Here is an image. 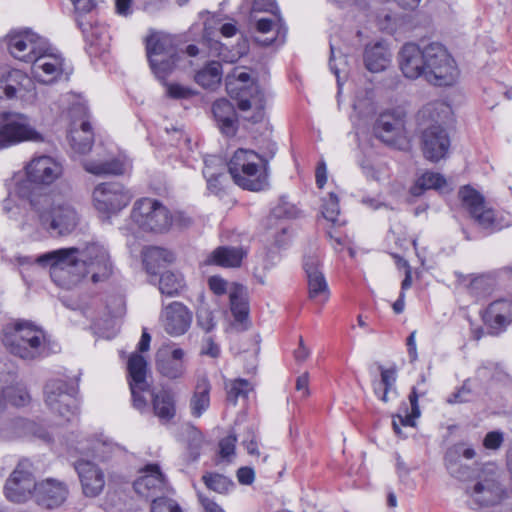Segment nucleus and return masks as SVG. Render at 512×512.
Listing matches in <instances>:
<instances>
[{"label": "nucleus", "instance_id": "obj_1", "mask_svg": "<svg viewBox=\"0 0 512 512\" xmlns=\"http://www.w3.org/2000/svg\"><path fill=\"white\" fill-rule=\"evenodd\" d=\"M24 171L26 179L18 184L17 192L29 204L28 220L37 230L51 236L72 234L80 223V214L72 200L55 189L43 191V187L62 176V164L51 156L40 155L33 157Z\"/></svg>", "mask_w": 512, "mask_h": 512}, {"label": "nucleus", "instance_id": "obj_2", "mask_svg": "<svg viewBox=\"0 0 512 512\" xmlns=\"http://www.w3.org/2000/svg\"><path fill=\"white\" fill-rule=\"evenodd\" d=\"M36 262L50 267L52 280L66 289H71L87 277L93 283L103 282L113 271L108 250L98 242L49 251L38 256Z\"/></svg>", "mask_w": 512, "mask_h": 512}, {"label": "nucleus", "instance_id": "obj_3", "mask_svg": "<svg viewBox=\"0 0 512 512\" xmlns=\"http://www.w3.org/2000/svg\"><path fill=\"white\" fill-rule=\"evenodd\" d=\"M398 62L406 78L423 77L436 86H450L458 77L454 59L440 43H430L424 48L406 43L399 52Z\"/></svg>", "mask_w": 512, "mask_h": 512}, {"label": "nucleus", "instance_id": "obj_4", "mask_svg": "<svg viewBox=\"0 0 512 512\" xmlns=\"http://www.w3.org/2000/svg\"><path fill=\"white\" fill-rule=\"evenodd\" d=\"M2 342L12 355L28 361L46 358L61 349L40 327L27 320L7 324Z\"/></svg>", "mask_w": 512, "mask_h": 512}, {"label": "nucleus", "instance_id": "obj_5", "mask_svg": "<svg viewBox=\"0 0 512 512\" xmlns=\"http://www.w3.org/2000/svg\"><path fill=\"white\" fill-rule=\"evenodd\" d=\"M449 107L443 102L425 105L418 113L422 125L431 122L421 134V150L426 160L436 163L444 159L450 148V137L439 123L448 114Z\"/></svg>", "mask_w": 512, "mask_h": 512}, {"label": "nucleus", "instance_id": "obj_6", "mask_svg": "<svg viewBox=\"0 0 512 512\" xmlns=\"http://www.w3.org/2000/svg\"><path fill=\"white\" fill-rule=\"evenodd\" d=\"M234 183L249 191L268 186L269 159L250 149L236 150L227 164Z\"/></svg>", "mask_w": 512, "mask_h": 512}, {"label": "nucleus", "instance_id": "obj_7", "mask_svg": "<svg viewBox=\"0 0 512 512\" xmlns=\"http://www.w3.org/2000/svg\"><path fill=\"white\" fill-rule=\"evenodd\" d=\"M131 218L142 230L157 233L168 231L173 222L181 227H186L191 223V219L182 213L173 217L166 206L152 198L137 200Z\"/></svg>", "mask_w": 512, "mask_h": 512}, {"label": "nucleus", "instance_id": "obj_8", "mask_svg": "<svg viewBox=\"0 0 512 512\" xmlns=\"http://www.w3.org/2000/svg\"><path fill=\"white\" fill-rule=\"evenodd\" d=\"M43 138L31 125L29 118L22 113L2 114L0 122V150L25 141L40 142Z\"/></svg>", "mask_w": 512, "mask_h": 512}, {"label": "nucleus", "instance_id": "obj_9", "mask_svg": "<svg viewBox=\"0 0 512 512\" xmlns=\"http://www.w3.org/2000/svg\"><path fill=\"white\" fill-rule=\"evenodd\" d=\"M459 197L463 207L481 228L494 232L507 225L493 209L486 206L484 197L475 189L469 186L462 187Z\"/></svg>", "mask_w": 512, "mask_h": 512}, {"label": "nucleus", "instance_id": "obj_10", "mask_svg": "<svg viewBox=\"0 0 512 512\" xmlns=\"http://www.w3.org/2000/svg\"><path fill=\"white\" fill-rule=\"evenodd\" d=\"M406 115L400 109H389L379 114L373 126V133L383 143L400 148L406 139Z\"/></svg>", "mask_w": 512, "mask_h": 512}, {"label": "nucleus", "instance_id": "obj_11", "mask_svg": "<svg viewBox=\"0 0 512 512\" xmlns=\"http://www.w3.org/2000/svg\"><path fill=\"white\" fill-rule=\"evenodd\" d=\"M33 76L41 83L51 84L64 77L68 79L70 71L65 65V59L48 43L44 51L38 54L31 63Z\"/></svg>", "mask_w": 512, "mask_h": 512}, {"label": "nucleus", "instance_id": "obj_12", "mask_svg": "<svg viewBox=\"0 0 512 512\" xmlns=\"http://www.w3.org/2000/svg\"><path fill=\"white\" fill-rule=\"evenodd\" d=\"M36 486L33 465L28 459H23L7 479L5 495L10 501L25 502L36 493Z\"/></svg>", "mask_w": 512, "mask_h": 512}, {"label": "nucleus", "instance_id": "obj_13", "mask_svg": "<svg viewBox=\"0 0 512 512\" xmlns=\"http://www.w3.org/2000/svg\"><path fill=\"white\" fill-rule=\"evenodd\" d=\"M44 398L48 408L68 421L76 413L74 389L63 379H50L44 386Z\"/></svg>", "mask_w": 512, "mask_h": 512}, {"label": "nucleus", "instance_id": "obj_14", "mask_svg": "<svg viewBox=\"0 0 512 512\" xmlns=\"http://www.w3.org/2000/svg\"><path fill=\"white\" fill-rule=\"evenodd\" d=\"M127 371L133 407L142 413L147 409L144 393L151 391V384L147 381L146 359L142 355L132 353L127 362Z\"/></svg>", "mask_w": 512, "mask_h": 512}, {"label": "nucleus", "instance_id": "obj_15", "mask_svg": "<svg viewBox=\"0 0 512 512\" xmlns=\"http://www.w3.org/2000/svg\"><path fill=\"white\" fill-rule=\"evenodd\" d=\"M9 53L15 59L32 63L41 51H44L47 41L29 29L12 31L6 37Z\"/></svg>", "mask_w": 512, "mask_h": 512}, {"label": "nucleus", "instance_id": "obj_16", "mask_svg": "<svg viewBox=\"0 0 512 512\" xmlns=\"http://www.w3.org/2000/svg\"><path fill=\"white\" fill-rule=\"evenodd\" d=\"M132 198L133 194L118 182L101 183L93 191L95 208L105 214L119 212Z\"/></svg>", "mask_w": 512, "mask_h": 512}, {"label": "nucleus", "instance_id": "obj_17", "mask_svg": "<svg viewBox=\"0 0 512 512\" xmlns=\"http://www.w3.org/2000/svg\"><path fill=\"white\" fill-rule=\"evenodd\" d=\"M133 487L138 495L151 499V502L157 497H165L164 494L167 490L164 475L157 464L145 466L141 470V475L135 480Z\"/></svg>", "mask_w": 512, "mask_h": 512}, {"label": "nucleus", "instance_id": "obj_18", "mask_svg": "<svg viewBox=\"0 0 512 512\" xmlns=\"http://www.w3.org/2000/svg\"><path fill=\"white\" fill-rule=\"evenodd\" d=\"M193 314L181 302L174 301L163 308L161 322L164 330L171 336L185 334L192 323Z\"/></svg>", "mask_w": 512, "mask_h": 512}, {"label": "nucleus", "instance_id": "obj_19", "mask_svg": "<svg viewBox=\"0 0 512 512\" xmlns=\"http://www.w3.org/2000/svg\"><path fill=\"white\" fill-rule=\"evenodd\" d=\"M255 19V32L253 36L254 41L262 46H269L273 43L283 44L287 33V28L279 14L273 15L272 18L261 17Z\"/></svg>", "mask_w": 512, "mask_h": 512}, {"label": "nucleus", "instance_id": "obj_20", "mask_svg": "<svg viewBox=\"0 0 512 512\" xmlns=\"http://www.w3.org/2000/svg\"><path fill=\"white\" fill-rule=\"evenodd\" d=\"M320 261L316 256H306L303 267L307 275L309 299L324 304L330 297V290L324 274L319 269Z\"/></svg>", "mask_w": 512, "mask_h": 512}, {"label": "nucleus", "instance_id": "obj_21", "mask_svg": "<svg viewBox=\"0 0 512 512\" xmlns=\"http://www.w3.org/2000/svg\"><path fill=\"white\" fill-rule=\"evenodd\" d=\"M67 485L53 478H47L37 483L36 493L33 498L36 503L47 509L60 507L68 498Z\"/></svg>", "mask_w": 512, "mask_h": 512}, {"label": "nucleus", "instance_id": "obj_22", "mask_svg": "<svg viewBox=\"0 0 512 512\" xmlns=\"http://www.w3.org/2000/svg\"><path fill=\"white\" fill-rule=\"evenodd\" d=\"M78 474L82 491L87 497H96L104 489L105 475L93 462L87 459H79L74 463Z\"/></svg>", "mask_w": 512, "mask_h": 512}, {"label": "nucleus", "instance_id": "obj_23", "mask_svg": "<svg viewBox=\"0 0 512 512\" xmlns=\"http://www.w3.org/2000/svg\"><path fill=\"white\" fill-rule=\"evenodd\" d=\"M185 351L181 348L162 347L156 353L157 371L168 379H177L184 375Z\"/></svg>", "mask_w": 512, "mask_h": 512}, {"label": "nucleus", "instance_id": "obj_24", "mask_svg": "<svg viewBox=\"0 0 512 512\" xmlns=\"http://www.w3.org/2000/svg\"><path fill=\"white\" fill-rule=\"evenodd\" d=\"M483 319L490 333L498 335L512 322V298H502L492 302L486 309Z\"/></svg>", "mask_w": 512, "mask_h": 512}, {"label": "nucleus", "instance_id": "obj_25", "mask_svg": "<svg viewBox=\"0 0 512 512\" xmlns=\"http://www.w3.org/2000/svg\"><path fill=\"white\" fill-rule=\"evenodd\" d=\"M212 114L222 134L232 137L238 129L237 113L234 105L221 98L212 104Z\"/></svg>", "mask_w": 512, "mask_h": 512}, {"label": "nucleus", "instance_id": "obj_26", "mask_svg": "<svg viewBox=\"0 0 512 512\" xmlns=\"http://www.w3.org/2000/svg\"><path fill=\"white\" fill-rule=\"evenodd\" d=\"M470 495L484 505H492L500 501L503 489L497 480L496 473L490 470L488 477L474 485Z\"/></svg>", "mask_w": 512, "mask_h": 512}, {"label": "nucleus", "instance_id": "obj_27", "mask_svg": "<svg viewBox=\"0 0 512 512\" xmlns=\"http://www.w3.org/2000/svg\"><path fill=\"white\" fill-rule=\"evenodd\" d=\"M146 51L149 62L154 63L159 57H176L177 53L172 37L162 33H154L147 38Z\"/></svg>", "mask_w": 512, "mask_h": 512}, {"label": "nucleus", "instance_id": "obj_28", "mask_svg": "<svg viewBox=\"0 0 512 512\" xmlns=\"http://www.w3.org/2000/svg\"><path fill=\"white\" fill-rule=\"evenodd\" d=\"M152 406L155 416L162 423L170 422L176 415L175 395L170 390H161L152 393Z\"/></svg>", "mask_w": 512, "mask_h": 512}, {"label": "nucleus", "instance_id": "obj_29", "mask_svg": "<svg viewBox=\"0 0 512 512\" xmlns=\"http://www.w3.org/2000/svg\"><path fill=\"white\" fill-rule=\"evenodd\" d=\"M174 260V255L161 247H147L143 251V264L149 274L156 275L159 270Z\"/></svg>", "mask_w": 512, "mask_h": 512}, {"label": "nucleus", "instance_id": "obj_30", "mask_svg": "<svg viewBox=\"0 0 512 512\" xmlns=\"http://www.w3.org/2000/svg\"><path fill=\"white\" fill-rule=\"evenodd\" d=\"M253 89L255 92L251 94L249 98L244 96L240 97L238 108L243 112L252 110L253 113L249 116H245V119L252 123H259L265 117V97L257 87Z\"/></svg>", "mask_w": 512, "mask_h": 512}, {"label": "nucleus", "instance_id": "obj_31", "mask_svg": "<svg viewBox=\"0 0 512 512\" xmlns=\"http://www.w3.org/2000/svg\"><path fill=\"white\" fill-rule=\"evenodd\" d=\"M246 254L242 247L221 246L212 252L208 262L222 267H239Z\"/></svg>", "mask_w": 512, "mask_h": 512}, {"label": "nucleus", "instance_id": "obj_32", "mask_svg": "<svg viewBox=\"0 0 512 512\" xmlns=\"http://www.w3.org/2000/svg\"><path fill=\"white\" fill-rule=\"evenodd\" d=\"M204 164L203 176L206 178L208 190L218 194L222 190L223 181L227 178L221 160L213 156L205 159Z\"/></svg>", "mask_w": 512, "mask_h": 512}, {"label": "nucleus", "instance_id": "obj_33", "mask_svg": "<svg viewBox=\"0 0 512 512\" xmlns=\"http://www.w3.org/2000/svg\"><path fill=\"white\" fill-rule=\"evenodd\" d=\"M389 62L390 53L381 43H375L365 48L364 63L370 72L383 71L389 65Z\"/></svg>", "mask_w": 512, "mask_h": 512}, {"label": "nucleus", "instance_id": "obj_34", "mask_svg": "<svg viewBox=\"0 0 512 512\" xmlns=\"http://www.w3.org/2000/svg\"><path fill=\"white\" fill-rule=\"evenodd\" d=\"M32 87L33 81L30 77L20 70H12L8 72L4 85L0 88L7 99H12L23 91H29Z\"/></svg>", "mask_w": 512, "mask_h": 512}, {"label": "nucleus", "instance_id": "obj_35", "mask_svg": "<svg viewBox=\"0 0 512 512\" xmlns=\"http://www.w3.org/2000/svg\"><path fill=\"white\" fill-rule=\"evenodd\" d=\"M8 379L0 380V397L2 403L0 411L4 408L6 402H10L14 406H24L29 403L30 395L26 387L20 383L15 385H5Z\"/></svg>", "mask_w": 512, "mask_h": 512}, {"label": "nucleus", "instance_id": "obj_36", "mask_svg": "<svg viewBox=\"0 0 512 512\" xmlns=\"http://www.w3.org/2000/svg\"><path fill=\"white\" fill-rule=\"evenodd\" d=\"M72 149L79 154L88 153L94 143V134L91 124L83 121L78 129H72L69 134Z\"/></svg>", "mask_w": 512, "mask_h": 512}, {"label": "nucleus", "instance_id": "obj_37", "mask_svg": "<svg viewBox=\"0 0 512 512\" xmlns=\"http://www.w3.org/2000/svg\"><path fill=\"white\" fill-rule=\"evenodd\" d=\"M211 385L206 377L198 379L194 394L190 400L191 413L200 417L210 406Z\"/></svg>", "mask_w": 512, "mask_h": 512}, {"label": "nucleus", "instance_id": "obj_38", "mask_svg": "<svg viewBox=\"0 0 512 512\" xmlns=\"http://www.w3.org/2000/svg\"><path fill=\"white\" fill-rule=\"evenodd\" d=\"M230 309L236 322L244 323L248 319L249 304L246 291L241 285L229 289Z\"/></svg>", "mask_w": 512, "mask_h": 512}, {"label": "nucleus", "instance_id": "obj_39", "mask_svg": "<svg viewBox=\"0 0 512 512\" xmlns=\"http://www.w3.org/2000/svg\"><path fill=\"white\" fill-rule=\"evenodd\" d=\"M77 26L82 31L83 37L91 46L104 49L106 43V28L96 22L77 19Z\"/></svg>", "mask_w": 512, "mask_h": 512}, {"label": "nucleus", "instance_id": "obj_40", "mask_svg": "<svg viewBox=\"0 0 512 512\" xmlns=\"http://www.w3.org/2000/svg\"><path fill=\"white\" fill-rule=\"evenodd\" d=\"M84 168L87 172L98 176L121 175L127 170L128 162L118 158L103 162L87 161L84 164Z\"/></svg>", "mask_w": 512, "mask_h": 512}, {"label": "nucleus", "instance_id": "obj_41", "mask_svg": "<svg viewBox=\"0 0 512 512\" xmlns=\"http://www.w3.org/2000/svg\"><path fill=\"white\" fill-rule=\"evenodd\" d=\"M222 79V65L218 61L209 62L195 75V81L206 89H214Z\"/></svg>", "mask_w": 512, "mask_h": 512}, {"label": "nucleus", "instance_id": "obj_42", "mask_svg": "<svg viewBox=\"0 0 512 512\" xmlns=\"http://www.w3.org/2000/svg\"><path fill=\"white\" fill-rule=\"evenodd\" d=\"M445 185L446 179L441 174L427 171L416 180L410 191L413 196H421L426 190H437Z\"/></svg>", "mask_w": 512, "mask_h": 512}, {"label": "nucleus", "instance_id": "obj_43", "mask_svg": "<svg viewBox=\"0 0 512 512\" xmlns=\"http://www.w3.org/2000/svg\"><path fill=\"white\" fill-rule=\"evenodd\" d=\"M202 481L209 490L219 494H227L234 488V482L230 478L215 472L203 474Z\"/></svg>", "mask_w": 512, "mask_h": 512}, {"label": "nucleus", "instance_id": "obj_44", "mask_svg": "<svg viewBox=\"0 0 512 512\" xmlns=\"http://www.w3.org/2000/svg\"><path fill=\"white\" fill-rule=\"evenodd\" d=\"M397 374L394 368H381V380L374 385V392L383 401H388V393L394 389Z\"/></svg>", "mask_w": 512, "mask_h": 512}, {"label": "nucleus", "instance_id": "obj_45", "mask_svg": "<svg viewBox=\"0 0 512 512\" xmlns=\"http://www.w3.org/2000/svg\"><path fill=\"white\" fill-rule=\"evenodd\" d=\"M183 278L173 272H164L159 280V290L167 296H174L183 288Z\"/></svg>", "mask_w": 512, "mask_h": 512}, {"label": "nucleus", "instance_id": "obj_46", "mask_svg": "<svg viewBox=\"0 0 512 512\" xmlns=\"http://www.w3.org/2000/svg\"><path fill=\"white\" fill-rule=\"evenodd\" d=\"M493 286L494 280L490 276L480 275L471 280L468 290L476 298H482L492 291Z\"/></svg>", "mask_w": 512, "mask_h": 512}, {"label": "nucleus", "instance_id": "obj_47", "mask_svg": "<svg viewBox=\"0 0 512 512\" xmlns=\"http://www.w3.org/2000/svg\"><path fill=\"white\" fill-rule=\"evenodd\" d=\"M178 58V54L176 53V57L163 56L157 58L156 63H149L155 76L159 80H165L168 77V75L174 70Z\"/></svg>", "mask_w": 512, "mask_h": 512}, {"label": "nucleus", "instance_id": "obj_48", "mask_svg": "<svg viewBox=\"0 0 512 512\" xmlns=\"http://www.w3.org/2000/svg\"><path fill=\"white\" fill-rule=\"evenodd\" d=\"M252 389L253 387L248 380L241 378L236 379L230 385L227 392V400L233 405H236L238 398H246Z\"/></svg>", "mask_w": 512, "mask_h": 512}, {"label": "nucleus", "instance_id": "obj_49", "mask_svg": "<svg viewBox=\"0 0 512 512\" xmlns=\"http://www.w3.org/2000/svg\"><path fill=\"white\" fill-rule=\"evenodd\" d=\"M419 393L416 386L412 388L409 394V401L411 405V412L404 416L399 415L398 419L402 426L414 427L416 419L420 416V409L418 405Z\"/></svg>", "mask_w": 512, "mask_h": 512}, {"label": "nucleus", "instance_id": "obj_50", "mask_svg": "<svg viewBox=\"0 0 512 512\" xmlns=\"http://www.w3.org/2000/svg\"><path fill=\"white\" fill-rule=\"evenodd\" d=\"M340 213L339 199L335 193H329L323 200L322 214L324 218L334 224H339L338 216Z\"/></svg>", "mask_w": 512, "mask_h": 512}, {"label": "nucleus", "instance_id": "obj_51", "mask_svg": "<svg viewBox=\"0 0 512 512\" xmlns=\"http://www.w3.org/2000/svg\"><path fill=\"white\" fill-rule=\"evenodd\" d=\"M299 209L291 203L287 197H281L278 204L272 210L274 218H296L299 215Z\"/></svg>", "mask_w": 512, "mask_h": 512}, {"label": "nucleus", "instance_id": "obj_52", "mask_svg": "<svg viewBox=\"0 0 512 512\" xmlns=\"http://www.w3.org/2000/svg\"><path fill=\"white\" fill-rule=\"evenodd\" d=\"M87 456H92L94 459L101 461L106 460L112 452L113 445L106 441L96 440L92 443L91 447H82Z\"/></svg>", "mask_w": 512, "mask_h": 512}, {"label": "nucleus", "instance_id": "obj_53", "mask_svg": "<svg viewBox=\"0 0 512 512\" xmlns=\"http://www.w3.org/2000/svg\"><path fill=\"white\" fill-rule=\"evenodd\" d=\"M151 512H182V510L175 500L157 497L151 503Z\"/></svg>", "mask_w": 512, "mask_h": 512}, {"label": "nucleus", "instance_id": "obj_54", "mask_svg": "<svg viewBox=\"0 0 512 512\" xmlns=\"http://www.w3.org/2000/svg\"><path fill=\"white\" fill-rule=\"evenodd\" d=\"M445 456L447 459H459L460 456H463L466 459H473L476 456V451L474 448L470 446H466L465 443H456L453 446H451Z\"/></svg>", "mask_w": 512, "mask_h": 512}, {"label": "nucleus", "instance_id": "obj_55", "mask_svg": "<svg viewBox=\"0 0 512 512\" xmlns=\"http://www.w3.org/2000/svg\"><path fill=\"white\" fill-rule=\"evenodd\" d=\"M166 87V95L173 99H189L195 93L194 91L178 83H164Z\"/></svg>", "mask_w": 512, "mask_h": 512}, {"label": "nucleus", "instance_id": "obj_56", "mask_svg": "<svg viewBox=\"0 0 512 512\" xmlns=\"http://www.w3.org/2000/svg\"><path fill=\"white\" fill-rule=\"evenodd\" d=\"M445 466L452 477L464 480L469 475V467L460 463L459 459H447L444 457Z\"/></svg>", "mask_w": 512, "mask_h": 512}, {"label": "nucleus", "instance_id": "obj_57", "mask_svg": "<svg viewBox=\"0 0 512 512\" xmlns=\"http://www.w3.org/2000/svg\"><path fill=\"white\" fill-rule=\"evenodd\" d=\"M197 324L205 332H211L216 326L213 313L205 307L200 308L197 311Z\"/></svg>", "mask_w": 512, "mask_h": 512}, {"label": "nucleus", "instance_id": "obj_58", "mask_svg": "<svg viewBox=\"0 0 512 512\" xmlns=\"http://www.w3.org/2000/svg\"><path fill=\"white\" fill-rule=\"evenodd\" d=\"M74 6L76 21L78 18L86 20L85 16L91 13L96 7L95 0H70Z\"/></svg>", "mask_w": 512, "mask_h": 512}, {"label": "nucleus", "instance_id": "obj_59", "mask_svg": "<svg viewBox=\"0 0 512 512\" xmlns=\"http://www.w3.org/2000/svg\"><path fill=\"white\" fill-rule=\"evenodd\" d=\"M504 442V434L501 431H490L483 439V446L488 450H498Z\"/></svg>", "mask_w": 512, "mask_h": 512}, {"label": "nucleus", "instance_id": "obj_60", "mask_svg": "<svg viewBox=\"0 0 512 512\" xmlns=\"http://www.w3.org/2000/svg\"><path fill=\"white\" fill-rule=\"evenodd\" d=\"M471 392V380H466L462 387L448 398V402L450 404L467 402L470 400Z\"/></svg>", "mask_w": 512, "mask_h": 512}, {"label": "nucleus", "instance_id": "obj_61", "mask_svg": "<svg viewBox=\"0 0 512 512\" xmlns=\"http://www.w3.org/2000/svg\"><path fill=\"white\" fill-rule=\"evenodd\" d=\"M256 12H268L276 15L279 9L275 0H252L251 13L253 15Z\"/></svg>", "mask_w": 512, "mask_h": 512}, {"label": "nucleus", "instance_id": "obj_62", "mask_svg": "<svg viewBox=\"0 0 512 512\" xmlns=\"http://www.w3.org/2000/svg\"><path fill=\"white\" fill-rule=\"evenodd\" d=\"M237 437L235 434H229L219 442L220 456L222 458H229L235 453V445Z\"/></svg>", "mask_w": 512, "mask_h": 512}, {"label": "nucleus", "instance_id": "obj_63", "mask_svg": "<svg viewBox=\"0 0 512 512\" xmlns=\"http://www.w3.org/2000/svg\"><path fill=\"white\" fill-rule=\"evenodd\" d=\"M497 369L498 365L496 363L484 362L476 371V379L486 382L494 377Z\"/></svg>", "mask_w": 512, "mask_h": 512}, {"label": "nucleus", "instance_id": "obj_64", "mask_svg": "<svg viewBox=\"0 0 512 512\" xmlns=\"http://www.w3.org/2000/svg\"><path fill=\"white\" fill-rule=\"evenodd\" d=\"M209 288L216 294L222 295L227 291V282L218 276H212L208 280Z\"/></svg>", "mask_w": 512, "mask_h": 512}]
</instances>
